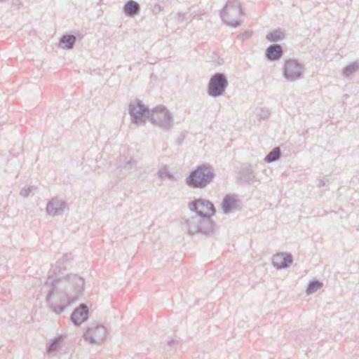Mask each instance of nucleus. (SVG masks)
Returning a JSON list of instances; mask_svg holds the SVG:
<instances>
[{
    "instance_id": "obj_10",
    "label": "nucleus",
    "mask_w": 359,
    "mask_h": 359,
    "mask_svg": "<svg viewBox=\"0 0 359 359\" xmlns=\"http://www.w3.org/2000/svg\"><path fill=\"white\" fill-rule=\"evenodd\" d=\"M107 329L102 325H93L88 327L83 334L84 339L90 344H100L105 339Z\"/></svg>"
},
{
    "instance_id": "obj_21",
    "label": "nucleus",
    "mask_w": 359,
    "mask_h": 359,
    "mask_svg": "<svg viewBox=\"0 0 359 359\" xmlns=\"http://www.w3.org/2000/svg\"><path fill=\"white\" fill-rule=\"evenodd\" d=\"M282 153L280 147H277L273 148L264 158L266 163H273L279 160L281 157Z\"/></svg>"
},
{
    "instance_id": "obj_24",
    "label": "nucleus",
    "mask_w": 359,
    "mask_h": 359,
    "mask_svg": "<svg viewBox=\"0 0 359 359\" xmlns=\"http://www.w3.org/2000/svg\"><path fill=\"white\" fill-rule=\"evenodd\" d=\"M119 162L123 163L122 168L126 170H130L133 169L137 165V161L133 158H128L126 156L121 157Z\"/></svg>"
},
{
    "instance_id": "obj_12",
    "label": "nucleus",
    "mask_w": 359,
    "mask_h": 359,
    "mask_svg": "<svg viewBox=\"0 0 359 359\" xmlns=\"http://www.w3.org/2000/svg\"><path fill=\"white\" fill-rule=\"evenodd\" d=\"M67 208V204L65 201L53 197L47 203L46 212L55 217L61 215Z\"/></svg>"
},
{
    "instance_id": "obj_28",
    "label": "nucleus",
    "mask_w": 359,
    "mask_h": 359,
    "mask_svg": "<svg viewBox=\"0 0 359 359\" xmlns=\"http://www.w3.org/2000/svg\"><path fill=\"white\" fill-rule=\"evenodd\" d=\"M163 9V7L158 4H154L150 6V10L154 15L160 13Z\"/></svg>"
},
{
    "instance_id": "obj_17",
    "label": "nucleus",
    "mask_w": 359,
    "mask_h": 359,
    "mask_svg": "<svg viewBox=\"0 0 359 359\" xmlns=\"http://www.w3.org/2000/svg\"><path fill=\"white\" fill-rule=\"evenodd\" d=\"M140 11V5L134 0L126 1L123 7V12L126 16L134 17Z\"/></svg>"
},
{
    "instance_id": "obj_3",
    "label": "nucleus",
    "mask_w": 359,
    "mask_h": 359,
    "mask_svg": "<svg viewBox=\"0 0 359 359\" xmlns=\"http://www.w3.org/2000/svg\"><path fill=\"white\" fill-rule=\"evenodd\" d=\"M189 209L196 213L197 216L203 219L206 226V230H208L211 223H215L212 217L216 213V208L214 204L208 199L199 198H195L188 203Z\"/></svg>"
},
{
    "instance_id": "obj_14",
    "label": "nucleus",
    "mask_w": 359,
    "mask_h": 359,
    "mask_svg": "<svg viewBox=\"0 0 359 359\" xmlns=\"http://www.w3.org/2000/svg\"><path fill=\"white\" fill-rule=\"evenodd\" d=\"M88 318V308L84 304H81L72 313L70 319L74 325L79 326L82 323L86 321Z\"/></svg>"
},
{
    "instance_id": "obj_1",
    "label": "nucleus",
    "mask_w": 359,
    "mask_h": 359,
    "mask_svg": "<svg viewBox=\"0 0 359 359\" xmlns=\"http://www.w3.org/2000/svg\"><path fill=\"white\" fill-rule=\"evenodd\" d=\"M46 284L50 286L46 302L52 312L59 315L83 294L85 280L78 274L61 273L49 275Z\"/></svg>"
},
{
    "instance_id": "obj_27",
    "label": "nucleus",
    "mask_w": 359,
    "mask_h": 359,
    "mask_svg": "<svg viewBox=\"0 0 359 359\" xmlns=\"http://www.w3.org/2000/svg\"><path fill=\"white\" fill-rule=\"evenodd\" d=\"M158 175L159 177H161L162 179L168 178L170 180H175L174 175L165 168H161L160 170H158Z\"/></svg>"
},
{
    "instance_id": "obj_4",
    "label": "nucleus",
    "mask_w": 359,
    "mask_h": 359,
    "mask_svg": "<svg viewBox=\"0 0 359 359\" xmlns=\"http://www.w3.org/2000/svg\"><path fill=\"white\" fill-rule=\"evenodd\" d=\"M244 15L241 3L238 0H229L220 11L223 22L232 27L240 26L243 22L240 19Z\"/></svg>"
},
{
    "instance_id": "obj_15",
    "label": "nucleus",
    "mask_w": 359,
    "mask_h": 359,
    "mask_svg": "<svg viewBox=\"0 0 359 359\" xmlns=\"http://www.w3.org/2000/svg\"><path fill=\"white\" fill-rule=\"evenodd\" d=\"M255 178V174L251 165L241 168L238 172V180L240 183L251 184Z\"/></svg>"
},
{
    "instance_id": "obj_25",
    "label": "nucleus",
    "mask_w": 359,
    "mask_h": 359,
    "mask_svg": "<svg viewBox=\"0 0 359 359\" xmlns=\"http://www.w3.org/2000/svg\"><path fill=\"white\" fill-rule=\"evenodd\" d=\"M359 70V63L358 62H353L350 65H346L343 69V75L346 77L350 76L353 73Z\"/></svg>"
},
{
    "instance_id": "obj_29",
    "label": "nucleus",
    "mask_w": 359,
    "mask_h": 359,
    "mask_svg": "<svg viewBox=\"0 0 359 359\" xmlns=\"http://www.w3.org/2000/svg\"><path fill=\"white\" fill-rule=\"evenodd\" d=\"M252 32L250 31V30H245V32H243V33L240 34L238 36V39L241 41H245L248 39L250 38V36H252Z\"/></svg>"
},
{
    "instance_id": "obj_23",
    "label": "nucleus",
    "mask_w": 359,
    "mask_h": 359,
    "mask_svg": "<svg viewBox=\"0 0 359 359\" xmlns=\"http://www.w3.org/2000/svg\"><path fill=\"white\" fill-rule=\"evenodd\" d=\"M285 35L280 29H276L273 32H269L266 39L271 42H277L281 41L284 39Z\"/></svg>"
},
{
    "instance_id": "obj_16",
    "label": "nucleus",
    "mask_w": 359,
    "mask_h": 359,
    "mask_svg": "<svg viewBox=\"0 0 359 359\" xmlns=\"http://www.w3.org/2000/svg\"><path fill=\"white\" fill-rule=\"evenodd\" d=\"M283 55V48L280 44H271L265 51V57L269 61L279 60Z\"/></svg>"
},
{
    "instance_id": "obj_18",
    "label": "nucleus",
    "mask_w": 359,
    "mask_h": 359,
    "mask_svg": "<svg viewBox=\"0 0 359 359\" xmlns=\"http://www.w3.org/2000/svg\"><path fill=\"white\" fill-rule=\"evenodd\" d=\"M76 41V37L73 34H64L60 39V46L65 50H71L74 48Z\"/></svg>"
},
{
    "instance_id": "obj_7",
    "label": "nucleus",
    "mask_w": 359,
    "mask_h": 359,
    "mask_svg": "<svg viewBox=\"0 0 359 359\" xmlns=\"http://www.w3.org/2000/svg\"><path fill=\"white\" fill-rule=\"evenodd\" d=\"M185 226L189 235L192 236L198 233L209 236L213 233L215 229V223H211L210 226H208V230H206V226L204 223L203 219L199 216H192L189 218L185 219Z\"/></svg>"
},
{
    "instance_id": "obj_11",
    "label": "nucleus",
    "mask_w": 359,
    "mask_h": 359,
    "mask_svg": "<svg viewBox=\"0 0 359 359\" xmlns=\"http://www.w3.org/2000/svg\"><path fill=\"white\" fill-rule=\"evenodd\" d=\"M241 209V202L236 194H226L222 202V210L224 214H229L234 210Z\"/></svg>"
},
{
    "instance_id": "obj_32",
    "label": "nucleus",
    "mask_w": 359,
    "mask_h": 359,
    "mask_svg": "<svg viewBox=\"0 0 359 359\" xmlns=\"http://www.w3.org/2000/svg\"><path fill=\"white\" fill-rule=\"evenodd\" d=\"M177 20H178V21H179V22H184V20H185V18H185V14H183V13H178L177 14Z\"/></svg>"
},
{
    "instance_id": "obj_6",
    "label": "nucleus",
    "mask_w": 359,
    "mask_h": 359,
    "mask_svg": "<svg viewBox=\"0 0 359 359\" xmlns=\"http://www.w3.org/2000/svg\"><path fill=\"white\" fill-rule=\"evenodd\" d=\"M229 81L224 73L217 72L210 79L208 94L212 97L222 96L228 86Z\"/></svg>"
},
{
    "instance_id": "obj_35",
    "label": "nucleus",
    "mask_w": 359,
    "mask_h": 359,
    "mask_svg": "<svg viewBox=\"0 0 359 359\" xmlns=\"http://www.w3.org/2000/svg\"><path fill=\"white\" fill-rule=\"evenodd\" d=\"M184 140V137H178L177 140V143L178 145L181 144L182 141Z\"/></svg>"
},
{
    "instance_id": "obj_20",
    "label": "nucleus",
    "mask_w": 359,
    "mask_h": 359,
    "mask_svg": "<svg viewBox=\"0 0 359 359\" xmlns=\"http://www.w3.org/2000/svg\"><path fill=\"white\" fill-rule=\"evenodd\" d=\"M65 336L59 335L51 339L49 345L47 346L46 350L48 353H52L56 351L62 345V343L65 339Z\"/></svg>"
},
{
    "instance_id": "obj_33",
    "label": "nucleus",
    "mask_w": 359,
    "mask_h": 359,
    "mask_svg": "<svg viewBox=\"0 0 359 359\" xmlns=\"http://www.w3.org/2000/svg\"><path fill=\"white\" fill-rule=\"evenodd\" d=\"M269 111L268 109H262V114H261L262 117L266 118L269 116Z\"/></svg>"
},
{
    "instance_id": "obj_36",
    "label": "nucleus",
    "mask_w": 359,
    "mask_h": 359,
    "mask_svg": "<svg viewBox=\"0 0 359 359\" xmlns=\"http://www.w3.org/2000/svg\"><path fill=\"white\" fill-rule=\"evenodd\" d=\"M5 1V0H0V2H1V1Z\"/></svg>"
},
{
    "instance_id": "obj_5",
    "label": "nucleus",
    "mask_w": 359,
    "mask_h": 359,
    "mask_svg": "<svg viewBox=\"0 0 359 359\" xmlns=\"http://www.w3.org/2000/svg\"><path fill=\"white\" fill-rule=\"evenodd\" d=\"M149 118L152 123L165 131L170 130L174 125L172 115L164 105L154 107Z\"/></svg>"
},
{
    "instance_id": "obj_2",
    "label": "nucleus",
    "mask_w": 359,
    "mask_h": 359,
    "mask_svg": "<svg viewBox=\"0 0 359 359\" xmlns=\"http://www.w3.org/2000/svg\"><path fill=\"white\" fill-rule=\"evenodd\" d=\"M214 177L212 167L208 163H202L189 172L185 181L187 185L192 189H203L213 181Z\"/></svg>"
},
{
    "instance_id": "obj_31",
    "label": "nucleus",
    "mask_w": 359,
    "mask_h": 359,
    "mask_svg": "<svg viewBox=\"0 0 359 359\" xmlns=\"http://www.w3.org/2000/svg\"><path fill=\"white\" fill-rule=\"evenodd\" d=\"M21 5L20 0H12V6L16 9L20 8V6Z\"/></svg>"
},
{
    "instance_id": "obj_19",
    "label": "nucleus",
    "mask_w": 359,
    "mask_h": 359,
    "mask_svg": "<svg viewBox=\"0 0 359 359\" xmlns=\"http://www.w3.org/2000/svg\"><path fill=\"white\" fill-rule=\"evenodd\" d=\"M72 259L71 255L65 254L60 259H59L56 263V266L53 271H50L49 273L51 276L53 275H56V273H61L62 266H63L66 262H69Z\"/></svg>"
},
{
    "instance_id": "obj_13",
    "label": "nucleus",
    "mask_w": 359,
    "mask_h": 359,
    "mask_svg": "<svg viewBox=\"0 0 359 359\" xmlns=\"http://www.w3.org/2000/svg\"><path fill=\"white\" fill-rule=\"evenodd\" d=\"M293 262V257L288 252H280L273 257L272 264L276 269L288 268Z\"/></svg>"
},
{
    "instance_id": "obj_30",
    "label": "nucleus",
    "mask_w": 359,
    "mask_h": 359,
    "mask_svg": "<svg viewBox=\"0 0 359 359\" xmlns=\"http://www.w3.org/2000/svg\"><path fill=\"white\" fill-rule=\"evenodd\" d=\"M31 192V187H23L20 192V195L23 197H27Z\"/></svg>"
},
{
    "instance_id": "obj_9",
    "label": "nucleus",
    "mask_w": 359,
    "mask_h": 359,
    "mask_svg": "<svg viewBox=\"0 0 359 359\" xmlns=\"http://www.w3.org/2000/svg\"><path fill=\"white\" fill-rule=\"evenodd\" d=\"M128 112L133 123L138 124L145 122V118L149 117L150 111L147 106H145L140 100H137L132 102L128 106Z\"/></svg>"
},
{
    "instance_id": "obj_8",
    "label": "nucleus",
    "mask_w": 359,
    "mask_h": 359,
    "mask_svg": "<svg viewBox=\"0 0 359 359\" xmlns=\"http://www.w3.org/2000/svg\"><path fill=\"white\" fill-rule=\"evenodd\" d=\"M304 72V65L294 59L285 61L283 75L289 82L296 81L302 79Z\"/></svg>"
},
{
    "instance_id": "obj_26",
    "label": "nucleus",
    "mask_w": 359,
    "mask_h": 359,
    "mask_svg": "<svg viewBox=\"0 0 359 359\" xmlns=\"http://www.w3.org/2000/svg\"><path fill=\"white\" fill-rule=\"evenodd\" d=\"M178 346H179V341H176L175 339H170L168 342V346H167V348L165 349V352L168 355H171V354H172L173 353L175 352V351L177 350Z\"/></svg>"
},
{
    "instance_id": "obj_22",
    "label": "nucleus",
    "mask_w": 359,
    "mask_h": 359,
    "mask_svg": "<svg viewBox=\"0 0 359 359\" xmlns=\"http://www.w3.org/2000/svg\"><path fill=\"white\" fill-rule=\"evenodd\" d=\"M323 287V283L318 280L314 279L309 281L306 287V292L307 294H311Z\"/></svg>"
},
{
    "instance_id": "obj_34",
    "label": "nucleus",
    "mask_w": 359,
    "mask_h": 359,
    "mask_svg": "<svg viewBox=\"0 0 359 359\" xmlns=\"http://www.w3.org/2000/svg\"><path fill=\"white\" fill-rule=\"evenodd\" d=\"M325 185V182L323 180H320L319 181L318 187H324Z\"/></svg>"
}]
</instances>
